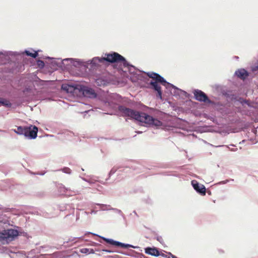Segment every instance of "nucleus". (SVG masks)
Returning a JSON list of instances; mask_svg holds the SVG:
<instances>
[{"label": "nucleus", "mask_w": 258, "mask_h": 258, "mask_svg": "<svg viewBox=\"0 0 258 258\" xmlns=\"http://www.w3.org/2000/svg\"><path fill=\"white\" fill-rule=\"evenodd\" d=\"M18 235L17 230L7 229L0 232V241L7 242L12 241Z\"/></svg>", "instance_id": "nucleus-5"}, {"label": "nucleus", "mask_w": 258, "mask_h": 258, "mask_svg": "<svg viewBox=\"0 0 258 258\" xmlns=\"http://www.w3.org/2000/svg\"><path fill=\"white\" fill-rule=\"evenodd\" d=\"M195 99L200 101L206 103H210L211 101L209 99L207 95L203 91L199 90H196L194 92Z\"/></svg>", "instance_id": "nucleus-7"}, {"label": "nucleus", "mask_w": 258, "mask_h": 258, "mask_svg": "<svg viewBox=\"0 0 258 258\" xmlns=\"http://www.w3.org/2000/svg\"><path fill=\"white\" fill-rule=\"evenodd\" d=\"M100 237L102 239H103L106 242H107V243H109V244H110L111 245H115V246H119V247H122V248H126L132 247L130 244H124V243L120 242L119 241H115V240H114L113 239H108V238H105V237Z\"/></svg>", "instance_id": "nucleus-8"}, {"label": "nucleus", "mask_w": 258, "mask_h": 258, "mask_svg": "<svg viewBox=\"0 0 258 258\" xmlns=\"http://www.w3.org/2000/svg\"><path fill=\"white\" fill-rule=\"evenodd\" d=\"M0 104H2L6 106H11V104L10 103V102L9 101H8L7 100H5V99H3L2 100H1V98H0Z\"/></svg>", "instance_id": "nucleus-14"}, {"label": "nucleus", "mask_w": 258, "mask_h": 258, "mask_svg": "<svg viewBox=\"0 0 258 258\" xmlns=\"http://www.w3.org/2000/svg\"><path fill=\"white\" fill-rule=\"evenodd\" d=\"M103 251H106V252H112V251L109 250H103Z\"/></svg>", "instance_id": "nucleus-19"}, {"label": "nucleus", "mask_w": 258, "mask_h": 258, "mask_svg": "<svg viewBox=\"0 0 258 258\" xmlns=\"http://www.w3.org/2000/svg\"><path fill=\"white\" fill-rule=\"evenodd\" d=\"M118 111L123 117H128L136 119L140 122L155 126H160L162 122L159 120L153 118L152 116L144 112H140L134 109L127 108L124 106H119Z\"/></svg>", "instance_id": "nucleus-1"}, {"label": "nucleus", "mask_w": 258, "mask_h": 258, "mask_svg": "<svg viewBox=\"0 0 258 258\" xmlns=\"http://www.w3.org/2000/svg\"><path fill=\"white\" fill-rule=\"evenodd\" d=\"M145 252L147 254L158 256L160 255L159 251L156 248L147 247L145 249Z\"/></svg>", "instance_id": "nucleus-10"}, {"label": "nucleus", "mask_w": 258, "mask_h": 258, "mask_svg": "<svg viewBox=\"0 0 258 258\" xmlns=\"http://www.w3.org/2000/svg\"><path fill=\"white\" fill-rule=\"evenodd\" d=\"M37 64L40 68H43L44 66V63L42 60H38Z\"/></svg>", "instance_id": "nucleus-16"}, {"label": "nucleus", "mask_w": 258, "mask_h": 258, "mask_svg": "<svg viewBox=\"0 0 258 258\" xmlns=\"http://www.w3.org/2000/svg\"><path fill=\"white\" fill-rule=\"evenodd\" d=\"M104 57H94L92 60V63L93 64H97L98 63H103L106 61L111 63L120 62L121 63L124 67L128 66V63L125 60V58L119 53L113 52L110 53H106Z\"/></svg>", "instance_id": "nucleus-2"}, {"label": "nucleus", "mask_w": 258, "mask_h": 258, "mask_svg": "<svg viewBox=\"0 0 258 258\" xmlns=\"http://www.w3.org/2000/svg\"><path fill=\"white\" fill-rule=\"evenodd\" d=\"M58 188L61 194H66L67 189L63 185H60Z\"/></svg>", "instance_id": "nucleus-15"}, {"label": "nucleus", "mask_w": 258, "mask_h": 258, "mask_svg": "<svg viewBox=\"0 0 258 258\" xmlns=\"http://www.w3.org/2000/svg\"><path fill=\"white\" fill-rule=\"evenodd\" d=\"M80 252L84 254H90V253H94V250L92 248H82L80 249Z\"/></svg>", "instance_id": "nucleus-12"}, {"label": "nucleus", "mask_w": 258, "mask_h": 258, "mask_svg": "<svg viewBox=\"0 0 258 258\" xmlns=\"http://www.w3.org/2000/svg\"><path fill=\"white\" fill-rule=\"evenodd\" d=\"M14 131L17 134L24 135L29 139H35L37 136L38 128L35 125H30L28 126H17Z\"/></svg>", "instance_id": "nucleus-4"}, {"label": "nucleus", "mask_w": 258, "mask_h": 258, "mask_svg": "<svg viewBox=\"0 0 258 258\" xmlns=\"http://www.w3.org/2000/svg\"><path fill=\"white\" fill-rule=\"evenodd\" d=\"M25 53L28 56H30L33 58H36L38 55V52L37 51H35L34 53H31L29 51H26Z\"/></svg>", "instance_id": "nucleus-13"}, {"label": "nucleus", "mask_w": 258, "mask_h": 258, "mask_svg": "<svg viewBox=\"0 0 258 258\" xmlns=\"http://www.w3.org/2000/svg\"><path fill=\"white\" fill-rule=\"evenodd\" d=\"M72 87L70 85H62V88L64 90H66L67 92H69V88H71Z\"/></svg>", "instance_id": "nucleus-17"}, {"label": "nucleus", "mask_w": 258, "mask_h": 258, "mask_svg": "<svg viewBox=\"0 0 258 258\" xmlns=\"http://www.w3.org/2000/svg\"><path fill=\"white\" fill-rule=\"evenodd\" d=\"M235 74L238 78L242 80L245 79L248 76L247 72L244 69L238 70L235 72Z\"/></svg>", "instance_id": "nucleus-11"}, {"label": "nucleus", "mask_w": 258, "mask_h": 258, "mask_svg": "<svg viewBox=\"0 0 258 258\" xmlns=\"http://www.w3.org/2000/svg\"><path fill=\"white\" fill-rule=\"evenodd\" d=\"M62 171L65 173H70L71 170L69 168L66 167L63 169Z\"/></svg>", "instance_id": "nucleus-18"}, {"label": "nucleus", "mask_w": 258, "mask_h": 258, "mask_svg": "<svg viewBox=\"0 0 258 258\" xmlns=\"http://www.w3.org/2000/svg\"><path fill=\"white\" fill-rule=\"evenodd\" d=\"M192 184L194 189L197 191L204 195L206 194V188L204 185L199 184L197 182L195 183L194 181H192Z\"/></svg>", "instance_id": "nucleus-9"}, {"label": "nucleus", "mask_w": 258, "mask_h": 258, "mask_svg": "<svg viewBox=\"0 0 258 258\" xmlns=\"http://www.w3.org/2000/svg\"><path fill=\"white\" fill-rule=\"evenodd\" d=\"M75 89L79 90L84 96L88 98H95L96 94L94 90L91 88L84 86H78Z\"/></svg>", "instance_id": "nucleus-6"}, {"label": "nucleus", "mask_w": 258, "mask_h": 258, "mask_svg": "<svg viewBox=\"0 0 258 258\" xmlns=\"http://www.w3.org/2000/svg\"><path fill=\"white\" fill-rule=\"evenodd\" d=\"M148 76L155 80L154 82H151L150 84L152 85L155 90L157 92V97L160 99H162V91L161 87L158 84V83H161L163 85H169L170 84L167 82L164 79L155 73H148Z\"/></svg>", "instance_id": "nucleus-3"}]
</instances>
